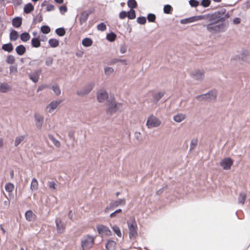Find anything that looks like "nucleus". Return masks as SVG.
<instances>
[{"mask_svg":"<svg viewBox=\"0 0 250 250\" xmlns=\"http://www.w3.org/2000/svg\"><path fill=\"white\" fill-rule=\"evenodd\" d=\"M198 145V139L196 138L192 139L190 144V151H191L195 148Z\"/></svg>","mask_w":250,"mask_h":250,"instance_id":"c9c22d12","label":"nucleus"},{"mask_svg":"<svg viewBox=\"0 0 250 250\" xmlns=\"http://www.w3.org/2000/svg\"><path fill=\"white\" fill-rule=\"evenodd\" d=\"M15 51L19 55L21 56L25 53L26 51V48L24 45H20L16 48Z\"/></svg>","mask_w":250,"mask_h":250,"instance_id":"b1692460","label":"nucleus"},{"mask_svg":"<svg viewBox=\"0 0 250 250\" xmlns=\"http://www.w3.org/2000/svg\"><path fill=\"white\" fill-rule=\"evenodd\" d=\"M36 20L37 22H40L42 20V16L41 14H39V15L37 17Z\"/></svg>","mask_w":250,"mask_h":250,"instance_id":"338daca9","label":"nucleus"},{"mask_svg":"<svg viewBox=\"0 0 250 250\" xmlns=\"http://www.w3.org/2000/svg\"><path fill=\"white\" fill-rule=\"evenodd\" d=\"M48 138L56 146H60V143L59 141L56 139L52 135H49Z\"/></svg>","mask_w":250,"mask_h":250,"instance_id":"a19ab883","label":"nucleus"},{"mask_svg":"<svg viewBox=\"0 0 250 250\" xmlns=\"http://www.w3.org/2000/svg\"><path fill=\"white\" fill-rule=\"evenodd\" d=\"M48 43L50 47H56L59 46V41L55 39H51L49 40Z\"/></svg>","mask_w":250,"mask_h":250,"instance_id":"c756f323","label":"nucleus"},{"mask_svg":"<svg viewBox=\"0 0 250 250\" xmlns=\"http://www.w3.org/2000/svg\"><path fill=\"white\" fill-rule=\"evenodd\" d=\"M240 19L238 18H235L233 20V23L235 24H238L240 23Z\"/></svg>","mask_w":250,"mask_h":250,"instance_id":"774afa93","label":"nucleus"},{"mask_svg":"<svg viewBox=\"0 0 250 250\" xmlns=\"http://www.w3.org/2000/svg\"><path fill=\"white\" fill-rule=\"evenodd\" d=\"M116 246V242L113 240H109L105 245V247L107 250H115Z\"/></svg>","mask_w":250,"mask_h":250,"instance_id":"412c9836","label":"nucleus"},{"mask_svg":"<svg viewBox=\"0 0 250 250\" xmlns=\"http://www.w3.org/2000/svg\"><path fill=\"white\" fill-rule=\"evenodd\" d=\"M41 31L44 34H48L50 32V29L47 25H43L41 28Z\"/></svg>","mask_w":250,"mask_h":250,"instance_id":"3c124183","label":"nucleus"},{"mask_svg":"<svg viewBox=\"0 0 250 250\" xmlns=\"http://www.w3.org/2000/svg\"><path fill=\"white\" fill-rule=\"evenodd\" d=\"M97 28L99 31H104L106 29V26L105 23L102 22L97 25Z\"/></svg>","mask_w":250,"mask_h":250,"instance_id":"8fccbe9b","label":"nucleus"},{"mask_svg":"<svg viewBox=\"0 0 250 250\" xmlns=\"http://www.w3.org/2000/svg\"><path fill=\"white\" fill-rule=\"evenodd\" d=\"M14 188V185L10 183L6 184L5 186V189L6 191L8 192H11Z\"/></svg>","mask_w":250,"mask_h":250,"instance_id":"a18cd8bd","label":"nucleus"},{"mask_svg":"<svg viewBox=\"0 0 250 250\" xmlns=\"http://www.w3.org/2000/svg\"><path fill=\"white\" fill-rule=\"evenodd\" d=\"M61 103V101H52L47 106V109L49 113L52 112L58 106V105Z\"/></svg>","mask_w":250,"mask_h":250,"instance_id":"f3484780","label":"nucleus"},{"mask_svg":"<svg viewBox=\"0 0 250 250\" xmlns=\"http://www.w3.org/2000/svg\"><path fill=\"white\" fill-rule=\"evenodd\" d=\"M127 6L132 9L137 7V3L135 0H128L127 1Z\"/></svg>","mask_w":250,"mask_h":250,"instance_id":"58836bf2","label":"nucleus"},{"mask_svg":"<svg viewBox=\"0 0 250 250\" xmlns=\"http://www.w3.org/2000/svg\"><path fill=\"white\" fill-rule=\"evenodd\" d=\"M97 230L99 234L102 235H111V231L109 228L104 225H99L97 227Z\"/></svg>","mask_w":250,"mask_h":250,"instance_id":"6e6552de","label":"nucleus"},{"mask_svg":"<svg viewBox=\"0 0 250 250\" xmlns=\"http://www.w3.org/2000/svg\"><path fill=\"white\" fill-rule=\"evenodd\" d=\"M172 9V7L168 4L166 5L164 7V12L166 14H169Z\"/></svg>","mask_w":250,"mask_h":250,"instance_id":"603ef678","label":"nucleus"},{"mask_svg":"<svg viewBox=\"0 0 250 250\" xmlns=\"http://www.w3.org/2000/svg\"><path fill=\"white\" fill-rule=\"evenodd\" d=\"M114 71V69L112 67L106 66L104 68V74L106 76H109L112 74Z\"/></svg>","mask_w":250,"mask_h":250,"instance_id":"4c0bfd02","label":"nucleus"},{"mask_svg":"<svg viewBox=\"0 0 250 250\" xmlns=\"http://www.w3.org/2000/svg\"><path fill=\"white\" fill-rule=\"evenodd\" d=\"M48 186L51 189L53 190H55L57 188V185L56 184V183L53 181H49L47 184Z\"/></svg>","mask_w":250,"mask_h":250,"instance_id":"c03bdc74","label":"nucleus"},{"mask_svg":"<svg viewBox=\"0 0 250 250\" xmlns=\"http://www.w3.org/2000/svg\"><path fill=\"white\" fill-rule=\"evenodd\" d=\"M217 92L216 90H213L210 92L201 95H198L196 97V99L199 101H211L215 100L216 98Z\"/></svg>","mask_w":250,"mask_h":250,"instance_id":"39448f33","label":"nucleus"},{"mask_svg":"<svg viewBox=\"0 0 250 250\" xmlns=\"http://www.w3.org/2000/svg\"><path fill=\"white\" fill-rule=\"evenodd\" d=\"M186 118V114L183 113H178L173 116V119L175 122L180 123L184 121Z\"/></svg>","mask_w":250,"mask_h":250,"instance_id":"4468645a","label":"nucleus"},{"mask_svg":"<svg viewBox=\"0 0 250 250\" xmlns=\"http://www.w3.org/2000/svg\"><path fill=\"white\" fill-rule=\"evenodd\" d=\"M17 72V67L14 66H10V73H16Z\"/></svg>","mask_w":250,"mask_h":250,"instance_id":"69168bd1","label":"nucleus"},{"mask_svg":"<svg viewBox=\"0 0 250 250\" xmlns=\"http://www.w3.org/2000/svg\"><path fill=\"white\" fill-rule=\"evenodd\" d=\"M121 106V104H120L116 103L114 101H112L108 104L107 112L109 114L115 113L119 110Z\"/></svg>","mask_w":250,"mask_h":250,"instance_id":"0eeeda50","label":"nucleus"},{"mask_svg":"<svg viewBox=\"0 0 250 250\" xmlns=\"http://www.w3.org/2000/svg\"><path fill=\"white\" fill-rule=\"evenodd\" d=\"M51 89L57 96H59L61 94V90L58 85L55 84L52 85Z\"/></svg>","mask_w":250,"mask_h":250,"instance_id":"f704fd0d","label":"nucleus"},{"mask_svg":"<svg viewBox=\"0 0 250 250\" xmlns=\"http://www.w3.org/2000/svg\"><path fill=\"white\" fill-rule=\"evenodd\" d=\"M189 3L191 7H196L199 5V2L196 0H190Z\"/></svg>","mask_w":250,"mask_h":250,"instance_id":"13d9d810","label":"nucleus"},{"mask_svg":"<svg viewBox=\"0 0 250 250\" xmlns=\"http://www.w3.org/2000/svg\"><path fill=\"white\" fill-rule=\"evenodd\" d=\"M94 242V238L90 235L83 236L81 240V246L83 250L91 248Z\"/></svg>","mask_w":250,"mask_h":250,"instance_id":"7ed1b4c3","label":"nucleus"},{"mask_svg":"<svg viewBox=\"0 0 250 250\" xmlns=\"http://www.w3.org/2000/svg\"><path fill=\"white\" fill-rule=\"evenodd\" d=\"M5 61L8 64H13L15 61V57L11 55H8Z\"/></svg>","mask_w":250,"mask_h":250,"instance_id":"37998d69","label":"nucleus"},{"mask_svg":"<svg viewBox=\"0 0 250 250\" xmlns=\"http://www.w3.org/2000/svg\"><path fill=\"white\" fill-rule=\"evenodd\" d=\"M56 33L59 36H63L65 34V31L63 28L61 27V28L56 29Z\"/></svg>","mask_w":250,"mask_h":250,"instance_id":"09e8293b","label":"nucleus"},{"mask_svg":"<svg viewBox=\"0 0 250 250\" xmlns=\"http://www.w3.org/2000/svg\"><path fill=\"white\" fill-rule=\"evenodd\" d=\"M129 230V237L130 239L135 238L138 235V227L136 221L134 217H131L127 222Z\"/></svg>","mask_w":250,"mask_h":250,"instance_id":"f03ea898","label":"nucleus"},{"mask_svg":"<svg viewBox=\"0 0 250 250\" xmlns=\"http://www.w3.org/2000/svg\"><path fill=\"white\" fill-rule=\"evenodd\" d=\"M127 50V46L125 44H122L120 46V51L122 54H124L126 52Z\"/></svg>","mask_w":250,"mask_h":250,"instance_id":"052dcab7","label":"nucleus"},{"mask_svg":"<svg viewBox=\"0 0 250 250\" xmlns=\"http://www.w3.org/2000/svg\"><path fill=\"white\" fill-rule=\"evenodd\" d=\"M38 188V182L36 178H33L32 180L30 188L32 190H36Z\"/></svg>","mask_w":250,"mask_h":250,"instance_id":"72a5a7b5","label":"nucleus"},{"mask_svg":"<svg viewBox=\"0 0 250 250\" xmlns=\"http://www.w3.org/2000/svg\"><path fill=\"white\" fill-rule=\"evenodd\" d=\"M11 2L15 6H20L22 3V0H11Z\"/></svg>","mask_w":250,"mask_h":250,"instance_id":"6e6d98bb","label":"nucleus"},{"mask_svg":"<svg viewBox=\"0 0 250 250\" xmlns=\"http://www.w3.org/2000/svg\"><path fill=\"white\" fill-rule=\"evenodd\" d=\"M34 10V6L31 3H28L25 5L23 8L24 12L26 14L30 13Z\"/></svg>","mask_w":250,"mask_h":250,"instance_id":"bb28decb","label":"nucleus"},{"mask_svg":"<svg viewBox=\"0 0 250 250\" xmlns=\"http://www.w3.org/2000/svg\"><path fill=\"white\" fill-rule=\"evenodd\" d=\"M55 7L54 5L51 4H48L46 6V11H52L54 10Z\"/></svg>","mask_w":250,"mask_h":250,"instance_id":"0e129e2a","label":"nucleus"},{"mask_svg":"<svg viewBox=\"0 0 250 250\" xmlns=\"http://www.w3.org/2000/svg\"><path fill=\"white\" fill-rule=\"evenodd\" d=\"M246 198V195L245 194L241 192L239 194V196L238 198V203L239 204H241L243 205L245 203V200Z\"/></svg>","mask_w":250,"mask_h":250,"instance_id":"ea45409f","label":"nucleus"},{"mask_svg":"<svg viewBox=\"0 0 250 250\" xmlns=\"http://www.w3.org/2000/svg\"><path fill=\"white\" fill-rule=\"evenodd\" d=\"M137 22L140 24H145L146 22V18L145 17H138Z\"/></svg>","mask_w":250,"mask_h":250,"instance_id":"5fc2aeb1","label":"nucleus"},{"mask_svg":"<svg viewBox=\"0 0 250 250\" xmlns=\"http://www.w3.org/2000/svg\"><path fill=\"white\" fill-rule=\"evenodd\" d=\"M82 43L84 47H89L92 45L93 41L89 38H85L82 40Z\"/></svg>","mask_w":250,"mask_h":250,"instance_id":"cd10ccee","label":"nucleus"},{"mask_svg":"<svg viewBox=\"0 0 250 250\" xmlns=\"http://www.w3.org/2000/svg\"><path fill=\"white\" fill-rule=\"evenodd\" d=\"M192 77L197 80L203 79L204 75V72L202 70H195L191 74Z\"/></svg>","mask_w":250,"mask_h":250,"instance_id":"dca6fc26","label":"nucleus"},{"mask_svg":"<svg viewBox=\"0 0 250 250\" xmlns=\"http://www.w3.org/2000/svg\"><path fill=\"white\" fill-rule=\"evenodd\" d=\"M127 17L129 19L133 20L136 17V13L135 10L130 9L129 11L127 13Z\"/></svg>","mask_w":250,"mask_h":250,"instance_id":"79ce46f5","label":"nucleus"},{"mask_svg":"<svg viewBox=\"0 0 250 250\" xmlns=\"http://www.w3.org/2000/svg\"><path fill=\"white\" fill-rule=\"evenodd\" d=\"M25 216L28 221H32L35 219L36 215L31 210H28L25 212Z\"/></svg>","mask_w":250,"mask_h":250,"instance_id":"5701e85b","label":"nucleus"},{"mask_svg":"<svg viewBox=\"0 0 250 250\" xmlns=\"http://www.w3.org/2000/svg\"><path fill=\"white\" fill-rule=\"evenodd\" d=\"M161 124V121L153 115L149 116L147 120L146 125L148 128L157 127Z\"/></svg>","mask_w":250,"mask_h":250,"instance_id":"20e7f679","label":"nucleus"},{"mask_svg":"<svg viewBox=\"0 0 250 250\" xmlns=\"http://www.w3.org/2000/svg\"><path fill=\"white\" fill-rule=\"evenodd\" d=\"M210 0H202L201 2V5L204 7H208L210 5Z\"/></svg>","mask_w":250,"mask_h":250,"instance_id":"4d7b16f0","label":"nucleus"},{"mask_svg":"<svg viewBox=\"0 0 250 250\" xmlns=\"http://www.w3.org/2000/svg\"><path fill=\"white\" fill-rule=\"evenodd\" d=\"M116 37V34L113 32H111L109 34H108L106 36V39L108 41L110 42L114 41Z\"/></svg>","mask_w":250,"mask_h":250,"instance_id":"de8ad7c7","label":"nucleus"},{"mask_svg":"<svg viewBox=\"0 0 250 250\" xmlns=\"http://www.w3.org/2000/svg\"><path fill=\"white\" fill-rule=\"evenodd\" d=\"M229 16V14L226 13L225 9H222L208 15V23L204 24L203 26L206 27L208 31L212 34L224 32L227 30L228 25L223 22Z\"/></svg>","mask_w":250,"mask_h":250,"instance_id":"f257e3e1","label":"nucleus"},{"mask_svg":"<svg viewBox=\"0 0 250 250\" xmlns=\"http://www.w3.org/2000/svg\"><path fill=\"white\" fill-rule=\"evenodd\" d=\"M126 201L125 198L119 199L115 201L111 202V207L115 208L119 206H124L125 205Z\"/></svg>","mask_w":250,"mask_h":250,"instance_id":"6ab92c4d","label":"nucleus"},{"mask_svg":"<svg viewBox=\"0 0 250 250\" xmlns=\"http://www.w3.org/2000/svg\"><path fill=\"white\" fill-rule=\"evenodd\" d=\"M21 23L22 19L20 17L15 18L12 20V24L14 27L16 28L20 27L21 26Z\"/></svg>","mask_w":250,"mask_h":250,"instance_id":"a878e982","label":"nucleus"},{"mask_svg":"<svg viewBox=\"0 0 250 250\" xmlns=\"http://www.w3.org/2000/svg\"><path fill=\"white\" fill-rule=\"evenodd\" d=\"M53 63V59L51 57H49L46 59L45 61V64L47 66L51 65Z\"/></svg>","mask_w":250,"mask_h":250,"instance_id":"680f3d73","label":"nucleus"},{"mask_svg":"<svg viewBox=\"0 0 250 250\" xmlns=\"http://www.w3.org/2000/svg\"><path fill=\"white\" fill-rule=\"evenodd\" d=\"M31 44L33 47L35 48L40 47L41 45L40 40L37 38H33L31 40Z\"/></svg>","mask_w":250,"mask_h":250,"instance_id":"2f4dec72","label":"nucleus"},{"mask_svg":"<svg viewBox=\"0 0 250 250\" xmlns=\"http://www.w3.org/2000/svg\"><path fill=\"white\" fill-rule=\"evenodd\" d=\"M233 164V161L229 158H227L223 160L221 163V166L225 169H230Z\"/></svg>","mask_w":250,"mask_h":250,"instance_id":"9b49d317","label":"nucleus"},{"mask_svg":"<svg viewBox=\"0 0 250 250\" xmlns=\"http://www.w3.org/2000/svg\"><path fill=\"white\" fill-rule=\"evenodd\" d=\"M165 94L164 92H159L153 95L154 100L156 103L159 101Z\"/></svg>","mask_w":250,"mask_h":250,"instance_id":"c85d7f7f","label":"nucleus"},{"mask_svg":"<svg viewBox=\"0 0 250 250\" xmlns=\"http://www.w3.org/2000/svg\"><path fill=\"white\" fill-rule=\"evenodd\" d=\"M11 87L5 83H0V92L6 93L10 90Z\"/></svg>","mask_w":250,"mask_h":250,"instance_id":"4be33fe9","label":"nucleus"},{"mask_svg":"<svg viewBox=\"0 0 250 250\" xmlns=\"http://www.w3.org/2000/svg\"><path fill=\"white\" fill-rule=\"evenodd\" d=\"M120 62L122 64L124 65L127 64V60L125 59H120L118 58H113L111 59L108 62V64L109 65H113L117 62Z\"/></svg>","mask_w":250,"mask_h":250,"instance_id":"aec40b11","label":"nucleus"},{"mask_svg":"<svg viewBox=\"0 0 250 250\" xmlns=\"http://www.w3.org/2000/svg\"><path fill=\"white\" fill-rule=\"evenodd\" d=\"M127 17V12L125 11H122L119 14L120 19L123 20Z\"/></svg>","mask_w":250,"mask_h":250,"instance_id":"bf43d9fd","label":"nucleus"},{"mask_svg":"<svg viewBox=\"0 0 250 250\" xmlns=\"http://www.w3.org/2000/svg\"><path fill=\"white\" fill-rule=\"evenodd\" d=\"M112 228L115 233H116L118 237H121L122 236L121 230L117 226L114 225Z\"/></svg>","mask_w":250,"mask_h":250,"instance_id":"49530a36","label":"nucleus"},{"mask_svg":"<svg viewBox=\"0 0 250 250\" xmlns=\"http://www.w3.org/2000/svg\"><path fill=\"white\" fill-rule=\"evenodd\" d=\"M59 10L61 13H64L67 11V9L66 6L62 5L60 7Z\"/></svg>","mask_w":250,"mask_h":250,"instance_id":"e2e57ef3","label":"nucleus"},{"mask_svg":"<svg viewBox=\"0 0 250 250\" xmlns=\"http://www.w3.org/2000/svg\"><path fill=\"white\" fill-rule=\"evenodd\" d=\"M94 84L89 83L77 91V94L80 96H84L89 94L94 88Z\"/></svg>","mask_w":250,"mask_h":250,"instance_id":"423d86ee","label":"nucleus"},{"mask_svg":"<svg viewBox=\"0 0 250 250\" xmlns=\"http://www.w3.org/2000/svg\"><path fill=\"white\" fill-rule=\"evenodd\" d=\"M41 73V70H36L31 73H29L28 74V76L31 80H32L34 83H36L39 80Z\"/></svg>","mask_w":250,"mask_h":250,"instance_id":"ddd939ff","label":"nucleus"},{"mask_svg":"<svg viewBox=\"0 0 250 250\" xmlns=\"http://www.w3.org/2000/svg\"><path fill=\"white\" fill-rule=\"evenodd\" d=\"M97 97L99 102H104L108 98V94L105 90L101 89L98 92Z\"/></svg>","mask_w":250,"mask_h":250,"instance_id":"9d476101","label":"nucleus"},{"mask_svg":"<svg viewBox=\"0 0 250 250\" xmlns=\"http://www.w3.org/2000/svg\"><path fill=\"white\" fill-rule=\"evenodd\" d=\"M35 119L36 121V124L37 127L38 128H41L42 123H43V118L42 116H41L39 114H35Z\"/></svg>","mask_w":250,"mask_h":250,"instance_id":"a211bd4d","label":"nucleus"},{"mask_svg":"<svg viewBox=\"0 0 250 250\" xmlns=\"http://www.w3.org/2000/svg\"><path fill=\"white\" fill-rule=\"evenodd\" d=\"M1 49L5 51L11 52L13 50L14 47L11 43L4 44L1 47Z\"/></svg>","mask_w":250,"mask_h":250,"instance_id":"393cba45","label":"nucleus"},{"mask_svg":"<svg viewBox=\"0 0 250 250\" xmlns=\"http://www.w3.org/2000/svg\"><path fill=\"white\" fill-rule=\"evenodd\" d=\"M57 230L58 233H62L65 229V225L60 218H57L55 220Z\"/></svg>","mask_w":250,"mask_h":250,"instance_id":"f8f14e48","label":"nucleus"},{"mask_svg":"<svg viewBox=\"0 0 250 250\" xmlns=\"http://www.w3.org/2000/svg\"><path fill=\"white\" fill-rule=\"evenodd\" d=\"M25 137L24 135L17 137L15 141V146H17L19 145L24 140Z\"/></svg>","mask_w":250,"mask_h":250,"instance_id":"e433bc0d","label":"nucleus"},{"mask_svg":"<svg viewBox=\"0 0 250 250\" xmlns=\"http://www.w3.org/2000/svg\"><path fill=\"white\" fill-rule=\"evenodd\" d=\"M19 37V34L16 30H12L10 34V40L15 41L17 40Z\"/></svg>","mask_w":250,"mask_h":250,"instance_id":"7c9ffc66","label":"nucleus"},{"mask_svg":"<svg viewBox=\"0 0 250 250\" xmlns=\"http://www.w3.org/2000/svg\"><path fill=\"white\" fill-rule=\"evenodd\" d=\"M21 40L24 42L28 41L30 38V35L27 32H24L20 36Z\"/></svg>","mask_w":250,"mask_h":250,"instance_id":"473e14b6","label":"nucleus"},{"mask_svg":"<svg viewBox=\"0 0 250 250\" xmlns=\"http://www.w3.org/2000/svg\"><path fill=\"white\" fill-rule=\"evenodd\" d=\"M147 20L149 22H154L156 20V16L154 14H148L147 16Z\"/></svg>","mask_w":250,"mask_h":250,"instance_id":"864d4df0","label":"nucleus"},{"mask_svg":"<svg viewBox=\"0 0 250 250\" xmlns=\"http://www.w3.org/2000/svg\"><path fill=\"white\" fill-rule=\"evenodd\" d=\"M90 14V12L88 11H83L80 17V23L81 25H83L84 23L86 22Z\"/></svg>","mask_w":250,"mask_h":250,"instance_id":"2eb2a0df","label":"nucleus"},{"mask_svg":"<svg viewBox=\"0 0 250 250\" xmlns=\"http://www.w3.org/2000/svg\"><path fill=\"white\" fill-rule=\"evenodd\" d=\"M204 16H196L190 18L185 19L181 21L182 24H188L189 23L193 22L196 21L203 20Z\"/></svg>","mask_w":250,"mask_h":250,"instance_id":"1a4fd4ad","label":"nucleus"}]
</instances>
